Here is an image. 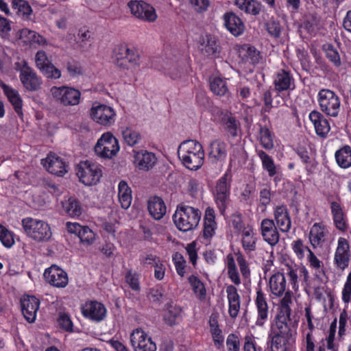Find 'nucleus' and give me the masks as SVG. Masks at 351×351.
<instances>
[{
  "instance_id": "obj_1",
  "label": "nucleus",
  "mask_w": 351,
  "mask_h": 351,
  "mask_svg": "<svg viewBox=\"0 0 351 351\" xmlns=\"http://www.w3.org/2000/svg\"><path fill=\"white\" fill-rule=\"evenodd\" d=\"M178 156L182 165L190 170L196 171L204 164L203 147L195 140L182 142L178 147Z\"/></svg>"
},
{
  "instance_id": "obj_2",
  "label": "nucleus",
  "mask_w": 351,
  "mask_h": 351,
  "mask_svg": "<svg viewBox=\"0 0 351 351\" xmlns=\"http://www.w3.org/2000/svg\"><path fill=\"white\" fill-rule=\"evenodd\" d=\"M201 215L198 208L180 203L177 206L173 215V220L180 231L187 232L195 229L198 226Z\"/></svg>"
},
{
  "instance_id": "obj_3",
  "label": "nucleus",
  "mask_w": 351,
  "mask_h": 351,
  "mask_svg": "<svg viewBox=\"0 0 351 351\" xmlns=\"http://www.w3.org/2000/svg\"><path fill=\"white\" fill-rule=\"evenodd\" d=\"M22 226L27 235L37 242H47L51 238L49 226L42 220L27 217L22 220Z\"/></svg>"
},
{
  "instance_id": "obj_4",
  "label": "nucleus",
  "mask_w": 351,
  "mask_h": 351,
  "mask_svg": "<svg viewBox=\"0 0 351 351\" xmlns=\"http://www.w3.org/2000/svg\"><path fill=\"white\" fill-rule=\"evenodd\" d=\"M119 141L110 132H106L97 141L95 152L100 158L110 159L119 151Z\"/></svg>"
},
{
  "instance_id": "obj_5",
  "label": "nucleus",
  "mask_w": 351,
  "mask_h": 351,
  "mask_svg": "<svg viewBox=\"0 0 351 351\" xmlns=\"http://www.w3.org/2000/svg\"><path fill=\"white\" fill-rule=\"evenodd\" d=\"M231 182L232 174L230 170L228 169L216 184L215 198L221 213L225 211L227 204L230 200Z\"/></svg>"
},
{
  "instance_id": "obj_6",
  "label": "nucleus",
  "mask_w": 351,
  "mask_h": 351,
  "mask_svg": "<svg viewBox=\"0 0 351 351\" xmlns=\"http://www.w3.org/2000/svg\"><path fill=\"white\" fill-rule=\"evenodd\" d=\"M76 171V175L80 181L86 186L97 184L102 176L101 169L97 165L88 160L81 162L77 166Z\"/></svg>"
},
{
  "instance_id": "obj_7",
  "label": "nucleus",
  "mask_w": 351,
  "mask_h": 351,
  "mask_svg": "<svg viewBox=\"0 0 351 351\" xmlns=\"http://www.w3.org/2000/svg\"><path fill=\"white\" fill-rule=\"evenodd\" d=\"M318 101L323 112L328 116L337 117L340 108V100L333 91L329 89L319 90Z\"/></svg>"
},
{
  "instance_id": "obj_8",
  "label": "nucleus",
  "mask_w": 351,
  "mask_h": 351,
  "mask_svg": "<svg viewBox=\"0 0 351 351\" xmlns=\"http://www.w3.org/2000/svg\"><path fill=\"white\" fill-rule=\"evenodd\" d=\"M19 79L23 86L28 91L36 92L41 88L42 79L35 71L24 62L20 69Z\"/></svg>"
},
{
  "instance_id": "obj_9",
  "label": "nucleus",
  "mask_w": 351,
  "mask_h": 351,
  "mask_svg": "<svg viewBox=\"0 0 351 351\" xmlns=\"http://www.w3.org/2000/svg\"><path fill=\"white\" fill-rule=\"evenodd\" d=\"M51 93L57 100L64 106H75L80 103L81 93L73 88L68 86H53Z\"/></svg>"
},
{
  "instance_id": "obj_10",
  "label": "nucleus",
  "mask_w": 351,
  "mask_h": 351,
  "mask_svg": "<svg viewBox=\"0 0 351 351\" xmlns=\"http://www.w3.org/2000/svg\"><path fill=\"white\" fill-rule=\"evenodd\" d=\"M128 5L131 13L138 19L154 22L157 18L155 9L144 1H131Z\"/></svg>"
},
{
  "instance_id": "obj_11",
  "label": "nucleus",
  "mask_w": 351,
  "mask_h": 351,
  "mask_svg": "<svg viewBox=\"0 0 351 351\" xmlns=\"http://www.w3.org/2000/svg\"><path fill=\"white\" fill-rule=\"evenodd\" d=\"M90 114L95 122L102 125H110L114 122L115 112L114 110L104 104L93 106Z\"/></svg>"
},
{
  "instance_id": "obj_12",
  "label": "nucleus",
  "mask_w": 351,
  "mask_h": 351,
  "mask_svg": "<svg viewBox=\"0 0 351 351\" xmlns=\"http://www.w3.org/2000/svg\"><path fill=\"white\" fill-rule=\"evenodd\" d=\"M82 315L96 322L102 321L106 315V308L105 306L97 301H87L81 307Z\"/></svg>"
},
{
  "instance_id": "obj_13",
  "label": "nucleus",
  "mask_w": 351,
  "mask_h": 351,
  "mask_svg": "<svg viewBox=\"0 0 351 351\" xmlns=\"http://www.w3.org/2000/svg\"><path fill=\"white\" fill-rule=\"evenodd\" d=\"M47 282L56 287H65L68 284L66 273L56 265H52L44 272Z\"/></svg>"
},
{
  "instance_id": "obj_14",
  "label": "nucleus",
  "mask_w": 351,
  "mask_h": 351,
  "mask_svg": "<svg viewBox=\"0 0 351 351\" xmlns=\"http://www.w3.org/2000/svg\"><path fill=\"white\" fill-rule=\"evenodd\" d=\"M130 341L135 351H156V346L143 331L136 330L132 333Z\"/></svg>"
},
{
  "instance_id": "obj_15",
  "label": "nucleus",
  "mask_w": 351,
  "mask_h": 351,
  "mask_svg": "<svg viewBox=\"0 0 351 351\" xmlns=\"http://www.w3.org/2000/svg\"><path fill=\"white\" fill-rule=\"evenodd\" d=\"M157 158L152 152L141 150L134 152V164L139 170L148 171L156 164Z\"/></svg>"
},
{
  "instance_id": "obj_16",
  "label": "nucleus",
  "mask_w": 351,
  "mask_h": 351,
  "mask_svg": "<svg viewBox=\"0 0 351 351\" xmlns=\"http://www.w3.org/2000/svg\"><path fill=\"white\" fill-rule=\"evenodd\" d=\"M21 311L25 319L29 323L36 320V313L39 308L40 301L35 296H27L21 300Z\"/></svg>"
},
{
  "instance_id": "obj_17",
  "label": "nucleus",
  "mask_w": 351,
  "mask_h": 351,
  "mask_svg": "<svg viewBox=\"0 0 351 351\" xmlns=\"http://www.w3.org/2000/svg\"><path fill=\"white\" fill-rule=\"evenodd\" d=\"M261 229L263 238L268 244L274 246L278 243L280 234L272 219H264Z\"/></svg>"
},
{
  "instance_id": "obj_18",
  "label": "nucleus",
  "mask_w": 351,
  "mask_h": 351,
  "mask_svg": "<svg viewBox=\"0 0 351 351\" xmlns=\"http://www.w3.org/2000/svg\"><path fill=\"white\" fill-rule=\"evenodd\" d=\"M224 25L234 36L241 35L245 30V25L240 17L233 12H227L223 16Z\"/></svg>"
},
{
  "instance_id": "obj_19",
  "label": "nucleus",
  "mask_w": 351,
  "mask_h": 351,
  "mask_svg": "<svg viewBox=\"0 0 351 351\" xmlns=\"http://www.w3.org/2000/svg\"><path fill=\"white\" fill-rule=\"evenodd\" d=\"M349 245L346 239L340 238L335 254V263L337 268L343 270L348 266Z\"/></svg>"
},
{
  "instance_id": "obj_20",
  "label": "nucleus",
  "mask_w": 351,
  "mask_h": 351,
  "mask_svg": "<svg viewBox=\"0 0 351 351\" xmlns=\"http://www.w3.org/2000/svg\"><path fill=\"white\" fill-rule=\"evenodd\" d=\"M309 119L313 123L317 135L322 138L326 137L330 127L324 116L317 110H313L309 114Z\"/></svg>"
},
{
  "instance_id": "obj_21",
  "label": "nucleus",
  "mask_w": 351,
  "mask_h": 351,
  "mask_svg": "<svg viewBox=\"0 0 351 351\" xmlns=\"http://www.w3.org/2000/svg\"><path fill=\"white\" fill-rule=\"evenodd\" d=\"M43 165L49 173L58 176H63L67 172L68 165L60 157L55 155L49 156Z\"/></svg>"
},
{
  "instance_id": "obj_22",
  "label": "nucleus",
  "mask_w": 351,
  "mask_h": 351,
  "mask_svg": "<svg viewBox=\"0 0 351 351\" xmlns=\"http://www.w3.org/2000/svg\"><path fill=\"white\" fill-rule=\"evenodd\" d=\"M226 147V144L219 139H216L210 143L208 156L213 163L225 160L227 156Z\"/></svg>"
},
{
  "instance_id": "obj_23",
  "label": "nucleus",
  "mask_w": 351,
  "mask_h": 351,
  "mask_svg": "<svg viewBox=\"0 0 351 351\" xmlns=\"http://www.w3.org/2000/svg\"><path fill=\"white\" fill-rule=\"evenodd\" d=\"M0 86L2 88L3 93L7 96L9 101L12 105L16 113L19 117H22L23 115L22 110L23 100L19 92L3 82H1Z\"/></svg>"
},
{
  "instance_id": "obj_24",
  "label": "nucleus",
  "mask_w": 351,
  "mask_h": 351,
  "mask_svg": "<svg viewBox=\"0 0 351 351\" xmlns=\"http://www.w3.org/2000/svg\"><path fill=\"white\" fill-rule=\"evenodd\" d=\"M274 217L278 226L282 232H287L291 229V221L286 206H277L274 210Z\"/></svg>"
},
{
  "instance_id": "obj_25",
  "label": "nucleus",
  "mask_w": 351,
  "mask_h": 351,
  "mask_svg": "<svg viewBox=\"0 0 351 351\" xmlns=\"http://www.w3.org/2000/svg\"><path fill=\"white\" fill-rule=\"evenodd\" d=\"M274 84V89L278 93L293 89L295 87L294 80L290 73L283 69L277 73Z\"/></svg>"
},
{
  "instance_id": "obj_26",
  "label": "nucleus",
  "mask_w": 351,
  "mask_h": 351,
  "mask_svg": "<svg viewBox=\"0 0 351 351\" xmlns=\"http://www.w3.org/2000/svg\"><path fill=\"white\" fill-rule=\"evenodd\" d=\"M220 122L223 130L230 136L237 137L241 128L240 122L232 113L226 112L220 119Z\"/></svg>"
},
{
  "instance_id": "obj_27",
  "label": "nucleus",
  "mask_w": 351,
  "mask_h": 351,
  "mask_svg": "<svg viewBox=\"0 0 351 351\" xmlns=\"http://www.w3.org/2000/svg\"><path fill=\"white\" fill-rule=\"evenodd\" d=\"M166 206L162 199L158 196L151 197L147 202V209L150 215L160 220L166 213Z\"/></svg>"
},
{
  "instance_id": "obj_28",
  "label": "nucleus",
  "mask_w": 351,
  "mask_h": 351,
  "mask_svg": "<svg viewBox=\"0 0 351 351\" xmlns=\"http://www.w3.org/2000/svg\"><path fill=\"white\" fill-rule=\"evenodd\" d=\"M256 305L258 310L256 324L263 326L268 317V305L261 289L256 291Z\"/></svg>"
},
{
  "instance_id": "obj_29",
  "label": "nucleus",
  "mask_w": 351,
  "mask_h": 351,
  "mask_svg": "<svg viewBox=\"0 0 351 351\" xmlns=\"http://www.w3.org/2000/svg\"><path fill=\"white\" fill-rule=\"evenodd\" d=\"M271 292L276 296H282L286 290V279L285 275L281 272H276L273 274L269 282Z\"/></svg>"
},
{
  "instance_id": "obj_30",
  "label": "nucleus",
  "mask_w": 351,
  "mask_h": 351,
  "mask_svg": "<svg viewBox=\"0 0 351 351\" xmlns=\"http://www.w3.org/2000/svg\"><path fill=\"white\" fill-rule=\"evenodd\" d=\"M287 321H291V317L284 315L277 314L275 317L277 331H273V336L292 337L291 329Z\"/></svg>"
},
{
  "instance_id": "obj_31",
  "label": "nucleus",
  "mask_w": 351,
  "mask_h": 351,
  "mask_svg": "<svg viewBox=\"0 0 351 351\" xmlns=\"http://www.w3.org/2000/svg\"><path fill=\"white\" fill-rule=\"evenodd\" d=\"M330 208L336 228L341 231H346L348 226L345 221L344 214L340 204L336 202H332L330 204Z\"/></svg>"
},
{
  "instance_id": "obj_32",
  "label": "nucleus",
  "mask_w": 351,
  "mask_h": 351,
  "mask_svg": "<svg viewBox=\"0 0 351 351\" xmlns=\"http://www.w3.org/2000/svg\"><path fill=\"white\" fill-rule=\"evenodd\" d=\"M118 195L121 207L127 209L132 202L131 189L125 181L121 180L118 186Z\"/></svg>"
},
{
  "instance_id": "obj_33",
  "label": "nucleus",
  "mask_w": 351,
  "mask_h": 351,
  "mask_svg": "<svg viewBox=\"0 0 351 351\" xmlns=\"http://www.w3.org/2000/svg\"><path fill=\"white\" fill-rule=\"evenodd\" d=\"M335 159L339 167L348 168L351 166V148L348 145L337 150L335 153Z\"/></svg>"
},
{
  "instance_id": "obj_34",
  "label": "nucleus",
  "mask_w": 351,
  "mask_h": 351,
  "mask_svg": "<svg viewBox=\"0 0 351 351\" xmlns=\"http://www.w3.org/2000/svg\"><path fill=\"white\" fill-rule=\"evenodd\" d=\"M322 50L324 51L327 59L335 67H339L341 65L340 54L338 49L333 45L326 43L322 45Z\"/></svg>"
},
{
  "instance_id": "obj_35",
  "label": "nucleus",
  "mask_w": 351,
  "mask_h": 351,
  "mask_svg": "<svg viewBox=\"0 0 351 351\" xmlns=\"http://www.w3.org/2000/svg\"><path fill=\"white\" fill-rule=\"evenodd\" d=\"M210 89L216 95L221 97L229 94L226 82L221 77H214L210 81Z\"/></svg>"
},
{
  "instance_id": "obj_36",
  "label": "nucleus",
  "mask_w": 351,
  "mask_h": 351,
  "mask_svg": "<svg viewBox=\"0 0 351 351\" xmlns=\"http://www.w3.org/2000/svg\"><path fill=\"white\" fill-rule=\"evenodd\" d=\"M128 53L129 48L127 45L121 44L114 47L113 50V57L118 66L126 68V64L124 63V61L127 56H128Z\"/></svg>"
},
{
  "instance_id": "obj_37",
  "label": "nucleus",
  "mask_w": 351,
  "mask_h": 351,
  "mask_svg": "<svg viewBox=\"0 0 351 351\" xmlns=\"http://www.w3.org/2000/svg\"><path fill=\"white\" fill-rule=\"evenodd\" d=\"M121 134L124 141L131 147L138 144L141 139L140 133L130 127L121 128Z\"/></svg>"
},
{
  "instance_id": "obj_38",
  "label": "nucleus",
  "mask_w": 351,
  "mask_h": 351,
  "mask_svg": "<svg viewBox=\"0 0 351 351\" xmlns=\"http://www.w3.org/2000/svg\"><path fill=\"white\" fill-rule=\"evenodd\" d=\"M12 8L16 10L19 15L24 19H28L32 12V9L29 3L25 0H12Z\"/></svg>"
},
{
  "instance_id": "obj_39",
  "label": "nucleus",
  "mask_w": 351,
  "mask_h": 351,
  "mask_svg": "<svg viewBox=\"0 0 351 351\" xmlns=\"http://www.w3.org/2000/svg\"><path fill=\"white\" fill-rule=\"evenodd\" d=\"M166 306L167 312L164 315V321L167 325L173 326L176 324V319L180 315L181 308L173 306L172 302L168 303Z\"/></svg>"
},
{
  "instance_id": "obj_40",
  "label": "nucleus",
  "mask_w": 351,
  "mask_h": 351,
  "mask_svg": "<svg viewBox=\"0 0 351 351\" xmlns=\"http://www.w3.org/2000/svg\"><path fill=\"white\" fill-rule=\"evenodd\" d=\"M292 337H285L279 336L271 337V346L272 351H287L291 345Z\"/></svg>"
},
{
  "instance_id": "obj_41",
  "label": "nucleus",
  "mask_w": 351,
  "mask_h": 351,
  "mask_svg": "<svg viewBox=\"0 0 351 351\" xmlns=\"http://www.w3.org/2000/svg\"><path fill=\"white\" fill-rule=\"evenodd\" d=\"M62 206L66 213L71 217H79L82 213L80 202L74 198H69L62 204Z\"/></svg>"
},
{
  "instance_id": "obj_42",
  "label": "nucleus",
  "mask_w": 351,
  "mask_h": 351,
  "mask_svg": "<svg viewBox=\"0 0 351 351\" xmlns=\"http://www.w3.org/2000/svg\"><path fill=\"white\" fill-rule=\"evenodd\" d=\"M258 155L261 159L263 169L268 172L270 177L274 176L276 174V169L272 158L264 151H260Z\"/></svg>"
},
{
  "instance_id": "obj_43",
  "label": "nucleus",
  "mask_w": 351,
  "mask_h": 351,
  "mask_svg": "<svg viewBox=\"0 0 351 351\" xmlns=\"http://www.w3.org/2000/svg\"><path fill=\"white\" fill-rule=\"evenodd\" d=\"M256 240L252 228H250L243 230L242 245L244 250L254 251L256 249Z\"/></svg>"
},
{
  "instance_id": "obj_44",
  "label": "nucleus",
  "mask_w": 351,
  "mask_h": 351,
  "mask_svg": "<svg viewBox=\"0 0 351 351\" xmlns=\"http://www.w3.org/2000/svg\"><path fill=\"white\" fill-rule=\"evenodd\" d=\"M324 236L325 234L322 229L321 226L319 223H315L309 233V239L312 245L315 247L316 245H319Z\"/></svg>"
},
{
  "instance_id": "obj_45",
  "label": "nucleus",
  "mask_w": 351,
  "mask_h": 351,
  "mask_svg": "<svg viewBox=\"0 0 351 351\" xmlns=\"http://www.w3.org/2000/svg\"><path fill=\"white\" fill-rule=\"evenodd\" d=\"M261 142L263 147L266 149H271L274 147V142L271 132L267 127L260 125L259 130Z\"/></svg>"
},
{
  "instance_id": "obj_46",
  "label": "nucleus",
  "mask_w": 351,
  "mask_h": 351,
  "mask_svg": "<svg viewBox=\"0 0 351 351\" xmlns=\"http://www.w3.org/2000/svg\"><path fill=\"white\" fill-rule=\"evenodd\" d=\"M205 51L208 56H213L215 58L219 55L220 47L217 45L215 38L210 34L206 35Z\"/></svg>"
},
{
  "instance_id": "obj_47",
  "label": "nucleus",
  "mask_w": 351,
  "mask_h": 351,
  "mask_svg": "<svg viewBox=\"0 0 351 351\" xmlns=\"http://www.w3.org/2000/svg\"><path fill=\"white\" fill-rule=\"evenodd\" d=\"M291 292L285 291V295L280 301L279 311L277 314L284 315L287 317H291V309L289 304L291 303Z\"/></svg>"
},
{
  "instance_id": "obj_48",
  "label": "nucleus",
  "mask_w": 351,
  "mask_h": 351,
  "mask_svg": "<svg viewBox=\"0 0 351 351\" xmlns=\"http://www.w3.org/2000/svg\"><path fill=\"white\" fill-rule=\"evenodd\" d=\"M0 241L8 248L14 244V233L0 224Z\"/></svg>"
},
{
  "instance_id": "obj_49",
  "label": "nucleus",
  "mask_w": 351,
  "mask_h": 351,
  "mask_svg": "<svg viewBox=\"0 0 351 351\" xmlns=\"http://www.w3.org/2000/svg\"><path fill=\"white\" fill-rule=\"evenodd\" d=\"M39 71L48 79L56 80L61 77V71L57 69L51 62Z\"/></svg>"
},
{
  "instance_id": "obj_50",
  "label": "nucleus",
  "mask_w": 351,
  "mask_h": 351,
  "mask_svg": "<svg viewBox=\"0 0 351 351\" xmlns=\"http://www.w3.org/2000/svg\"><path fill=\"white\" fill-rule=\"evenodd\" d=\"M164 290L162 287H154L149 289L147 293L148 300L156 304H161L164 296Z\"/></svg>"
},
{
  "instance_id": "obj_51",
  "label": "nucleus",
  "mask_w": 351,
  "mask_h": 351,
  "mask_svg": "<svg viewBox=\"0 0 351 351\" xmlns=\"http://www.w3.org/2000/svg\"><path fill=\"white\" fill-rule=\"evenodd\" d=\"M188 280L189 282L192 287L193 291L196 294H199L200 296L206 295V289L204 285L203 284V282L200 281V280L197 277H196L194 275H191V276H189Z\"/></svg>"
},
{
  "instance_id": "obj_52",
  "label": "nucleus",
  "mask_w": 351,
  "mask_h": 351,
  "mask_svg": "<svg viewBox=\"0 0 351 351\" xmlns=\"http://www.w3.org/2000/svg\"><path fill=\"white\" fill-rule=\"evenodd\" d=\"M173 261L178 275L183 277L185 274L186 260L180 252H176L173 255Z\"/></svg>"
},
{
  "instance_id": "obj_53",
  "label": "nucleus",
  "mask_w": 351,
  "mask_h": 351,
  "mask_svg": "<svg viewBox=\"0 0 351 351\" xmlns=\"http://www.w3.org/2000/svg\"><path fill=\"white\" fill-rule=\"evenodd\" d=\"M246 62L252 64H256L259 62L261 56L260 52L252 46L248 47L245 54L244 55Z\"/></svg>"
},
{
  "instance_id": "obj_54",
  "label": "nucleus",
  "mask_w": 351,
  "mask_h": 351,
  "mask_svg": "<svg viewBox=\"0 0 351 351\" xmlns=\"http://www.w3.org/2000/svg\"><path fill=\"white\" fill-rule=\"evenodd\" d=\"M78 237L82 243L90 245L95 240V234L88 226H82L81 231H79Z\"/></svg>"
},
{
  "instance_id": "obj_55",
  "label": "nucleus",
  "mask_w": 351,
  "mask_h": 351,
  "mask_svg": "<svg viewBox=\"0 0 351 351\" xmlns=\"http://www.w3.org/2000/svg\"><path fill=\"white\" fill-rule=\"evenodd\" d=\"M125 280L132 290L136 291L140 290L139 279L137 274L132 273L131 270H129L125 275Z\"/></svg>"
},
{
  "instance_id": "obj_56",
  "label": "nucleus",
  "mask_w": 351,
  "mask_h": 351,
  "mask_svg": "<svg viewBox=\"0 0 351 351\" xmlns=\"http://www.w3.org/2000/svg\"><path fill=\"white\" fill-rule=\"evenodd\" d=\"M51 62V60L48 58L45 51L40 50L36 53L35 62L38 70L43 69L45 66Z\"/></svg>"
},
{
  "instance_id": "obj_57",
  "label": "nucleus",
  "mask_w": 351,
  "mask_h": 351,
  "mask_svg": "<svg viewBox=\"0 0 351 351\" xmlns=\"http://www.w3.org/2000/svg\"><path fill=\"white\" fill-rule=\"evenodd\" d=\"M58 322L62 329L68 332H71L73 330V322L67 314H60L58 319Z\"/></svg>"
},
{
  "instance_id": "obj_58",
  "label": "nucleus",
  "mask_w": 351,
  "mask_h": 351,
  "mask_svg": "<svg viewBox=\"0 0 351 351\" xmlns=\"http://www.w3.org/2000/svg\"><path fill=\"white\" fill-rule=\"evenodd\" d=\"M266 29L268 33L276 38H278L280 35L281 27L280 23L276 21H269L266 24Z\"/></svg>"
},
{
  "instance_id": "obj_59",
  "label": "nucleus",
  "mask_w": 351,
  "mask_h": 351,
  "mask_svg": "<svg viewBox=\"0 0 351 351\" xmlns=\"http://www.w3.org/2000/svg\"><path fill=\"white\" fill-rule=\"evenodd\" d=\"M247 3V7L245 9V12L247 14H251L252 15H258L261 10L262 5L261 3L256 0H248Z\"/></svg>"
},
{
  "instance_id": "obj_60",
  "label": "nucleus",
  "mask_w": 351,
  "mask_h": 351,
  "mask_svg": "<svg viewBox=\"0 0 351 351\" xmlns=\"http://www.w3.org/2000/svg\"><path fill=\"white\" fill-rule=\"evenodd\" d=\"M21 34L22 36H25L28 38V42L37 43L39 44L45 43V38L34 31H31L27 29H23L21 32Z\"/></svg>"
},
{
  "instance_id": "obj_61",
  "label": "nucleus",
  "mask_w": 351,
  "mask_h": 351,
  "mask_svg": "<svg viewBox=\"0 0 351 351\" xmlns=\"http://www.w3.org/2000/svg\"><path fill=\"white\" fill-rule=\"evenodd\" d=\"M226 345L229 351H240V342L238 337L234 334L228 336Z\"/></svg>"
},
{
  "instance_id": "obj_62",
  "label": "nucleus",
  "mask_w": 351,
  "mask_h": 351,
  "mask_svg": "<svg viewBox=\"0 0 351 351\" xmlns=\"http://www.w3.org/2000/svg\"><path fill=\"white\" fill-rule=\"evenodd\" d=\"M186 252L189 255L190 262L195 267L197 264V253L196 250V242L193 241L186 247Z\"/></svg>"
},
{
  "instance_id": "obj_63",
  "label": "nucleus",
  "mask_w": 351,
  "mask_h": 351,
  "mask_svg": "<svg viewBox=\"0 0 351 351\" xmlns=\"http://www.w3.org/2000/svg\"><path fill=\"white\" fill-rule=\"evenodd\" d=\"M190 3L194 10L199 13L206 11L209 6L208 0H190Z\"/></svg>"
},
{
  "instance_id": "obj_64",
  "label": "nucleus",
  "mask_w": 351,
  "mask_h": 351,
  "mask_svg": "<svg viewBox=\"0 0 351 351\" xmlns=\"http://www.w3.org/2000/svg\"><path fill=\"white\" fill-rule=\"evenodd\" d=\"M351 297V272L348 275L346 282L342 291V300L345 303L350 301Z\"/></svg>"
}]
</instances>
